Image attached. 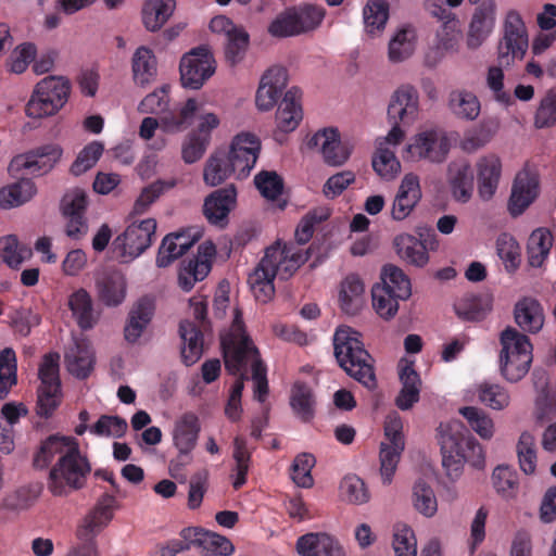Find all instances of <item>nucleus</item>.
<instances>
[{"instance_id":"nucleus-33","label":"nucleus","mask_w":556,"mask_h":556,"mask_svg":"<svg viewBox=\"0 0 556 556\" xmlns=\"http://www.w3.org/2000/svg\"><path fill=\"white\" fill-rule=\"evenodd\" d=\"M417 30L410 24L400 26L388 45V59L391 63H402L408 60L416 50Z\"/></svg>"},{"instance_id":"nucleus-2","label":"nucleus","mask_w":556,"mask_h":556,"mask_svg":"<svg viewBox=\"0 0 556 556\" xmlns=\"http://www.w3.org/2000/svg\"><path fill=\"white\" fill-rule=\"evenodd\" d=\"M308 251L277 241L265 250V254L249 275L248 282L260 302H268L275 294L274 279H289L305 262Z\"/></svg>"},{"instance_id":"nucleus-8","label":"nucleus","mask_w":556,"mask_h":556,"mask_svg":"<svg viewBox=\"0 0 556 556\" xmlns=\"http://www.w3.org/2000/svg\"><path fill=\"white\" fill-rule=\"evenodd\" d=\"M529 48V37L526 24L516 10L505 14L502 37L497 43V63L509 67L516 60H522Z\"/></svg>"},{"instance_id":"nucleus-34","label":"nucleus","mask_w":556,"mask_h":556,"mask_svg":"<svg viewBox=\"0 0 556 556\" xmlns=\"http://www.w3.org/2000/svg\"><path fill=\"white\" fill-rule=\"evenodd\" d=\"M300 100L301 91L296 87H292L285 93L276 113L277 127L281 131H293L302 121Z\"/></svg>"},{"instance_id":"nucleus-25","label":"nucleus","mask_w":556,"mask_h":556,"mask_svg":"<svg viewBox=\"0 0 556 556\" xmlns=\"http://www.w3.org/2000/svg\"><path fill=\"white\" fill-rule=\"evenodd\" d=\"M78 442L73 437L51 434L40 442L33 456V466L36 469H47L58 458L62 459L73 452Z\"/></svg>"},{"instance_id":"nucleus-39","label":"nucleus","mask_w":556,"mask_h":556,"mask_svg":"<svg viewBox=\"0 0 556 556\" xmlns=\"http://www.w3.org/2000/svg\"><path fill=\"white\" fill-rule=\"evenodd\" d=\"M396 254L410 265L422 267L429 261L425 244L409 233H401L393 241Z\"/></svg>"},{"instance_id":"nucleus-58","label":"nucleus","mask_w":556,"mask_h":556,"mask_svg":"<svg viewBox=\"0 0 556 556\" xmlns=\"http://www.w3.org/2000/svg\"><path fill=\"white\" fill-rule=\"evenodd\" d=\"M16 384V356L11 348L0 352V400L8 396L11 388Z\"/></svg>"},{"instance_id":"nucleus-49","label":"nucleus","mask_w":556,"mask_h":556,"mask_svg":"<svg viewBox=\"0 0 556 556\" xmlns=\"http://www.w3.org/2000/svg\"><path fill=\"white\" fill-rule=\"evenodd\" d=\"M68 307L81 329H90L96 324L92 300L85 289H78L68 298Z\"/></svg>"},{"instance_id":"nucleus-10","label":"nucleus","mask_w":556,"mask_h":556,"mask_svg":"<svg viewBox=\"0 0 556 556\" xmlns=\"http://www.w3.org/2000/svg\"><path fill=\"white\" fill-rule=\"evenodd\" d=\"M59 359L56 353L47 354L39 367L40 387L37 392L36 412L40 417L49 418L61 403Z\"/></svg>"},{"instance_id":"nucleus-52","label":"nucleus","mask_w":556,"mask_h":556,"mask_svg":"<svg viewBox=\"0 0 556 556\" xmlns=\"http://www.w3.org/2000/svg\"><path fill=\"white\" fill-rule=\"evenodd\" d=\"M492 484L503 498H514L519 490L518 475L509 466L498 465L492 472Z\"/></svg>"},{"instance_id":"nucleus-37","label":"nucleus","mask_w":556,"mask_h":556,"mask_svg":"<svg viewBox=\"0 0 556 556\" xmlns=\"http://www.w3.org/2000/svg\"><path fill=\"white\" fill-rule=\"evenodd\" d=\"M116 501L113 495L103 494L94 509L86 517L78 535L88 539L89 535L99 533L113 518V508Z\"/></svg>"},{"instance_id":"nucleus-54","label":"nucleus","mask_w":556,"mask_h":556,"mask_svg":"<svg viewBox=\"0 0 556 556\" xmlns=\"http://www.w3.org/2000/svg\"><path fill=\"white\" fill-rule=\"evenodd\" d=\"M556 125V86L549 88L536 108L533 126L536 129L552 128Z\"/></svg>"},{"instance_id":"nucleus-51","label":"nucleus","mask_w":556,"mask_h":556,"mask_svg":"<svg viewBox=\"0 0 556 556\" xmlns=\"http://www.w3.org/2000/svg\"><path fill=\"white\" fill-rule=\"evenodd\" d=\"M380 278L381 282L379 285L392 291L401 300H407L412 295L410 280L397 266L392 264L386 265Z\"/></svg>"},{"instance_id":"nucleus-59","label":"nucleus","mask_w":556,"mask_h":556,"mask_svg":"<svg viewBox=\"0 0 556 556\" xmlns=\"http://www.w3.org/2000/svg\"><path fill=\"white\" fill-rule=\"evenodd\" d=\"M413 505L426 517H432L438 510L435 494L424 480H418L413 486Z\"/></svg>"},{"instance_id":"nucleus-57","label":"nucleus","mask_w":556,"mask_h":556,"mask_svg":"<svg viewBox=\"0 0 556 556\" xmlns=\"http://www.w3.org/2000/svg\"><path fill=\"white\" fill-rule=\"evenodd\" d=\"M343 500L350 504L363 505L370 500V493L364 480L356 475L345 476L340 483Z\"/></svg>"},{"instance_id":"nucleus-53","label":"nucleus","mask_w":556,"mask_h":556,"mask_svg":"<svg viewBox=\"0 0 556 556\" xmlns=\"http://www.w3.org/2000/svg\"><path fill=\"white\" fill-rule=\"evenodd\" d=\"M294 414L303 421H309L314 416V396L311 388L298 382L293 386L290 399Z\"/></svg>"},{"instance_id":"nucleus-15","label":"nucleus","mask_w":556,"mask_h":556,"mask_svg":"<svg viewBox=\"0 0 556 556\" xmlns=\"http://www.w3.org/2000/svg\"><path fill=\"white\" fill-rule=\"evenodd\" d=\"M405 132L400 127H392L387 136L377 139L376 152L372 156V167L383 179H393L401 170L400 161L392 148L400 144Z\"/></svg>"},{"instance_id":"nucleus-1","label":"nucleus","mask_w":556,"mask_h":556,"mask_svg":"<svg viewBox=\"0 0 556 556\" xmlns=\"http://www.w3.org/2000/svg\"><path fill=\"white\" fill-rule=\"evenodd\" d=\"M220 344L226 370L231 375H237V372L250 368L254 382V397L264 402L268 393L266 366L260 358L258 350L245 332L239 308H235L232 324L229 330L222 334Z\"/></svg>"},{"instance_id":"nucleus-46","label":"nucleus","mask_w":556,"mask_h":556,"mask_svg":"<svg viewBox=\"0 0 556 556\" xmlns=\"http://www.w3.org/2000/svg\"><path fill=\"white\" fill-rule=\"evenodd\" d=\"M448 108L457 117L475 121L481 110L478 97L468 90H454L448 97Z\"/></svg>"},{"instance_id":"nucleus-14","label":"nucleus","mask_w":556,"mask_h":556,"mask_svg":"<svg viewBox=\"0 0 556 556\" xmlns=\"http://www.w3.org/2000/svg\"><path fill=\"white\" fill-rule=\"evenodd\" d=\"M62 153L58 144L42 146L15 156L9 165V173L13 176L22 175L23 170L38 176L48 174L61 160Z\"/></svg>"},{"instance_id":"nucleus-35","label":"nucleus","mask_w":556,"mask_h":556,"mask_svg":"<svg viewBox=\"0 0 556 556\" xmlns=\"http://www.w3.org/2000/svg\"><path fill=\"white\" fill-rule=\"evenodd\" d=\"M516 324L525 332L536 333L544 325V312L540 302L533 298H523L515 305Z\"/></svg>"},{"instance_id":"nucleus-50","label":"nucleus","mask_w":556,"mask_h":556,"mask_svg":"<svg viewBox=\"0 0 556 556\" xmlns=\"http://www.w3.org/2000/svg\"><path fill=\"white\" fill-rule=\"evenodd\" d=\"M458 413L466 419L470 429L481 439L491 440L495 432V425L490 415L477 406H465Z\"/></svg>"},{"instance_id":"nucleus-48","label":"nucleus","mask_w":556,"mask_h":556,"mask_svg":"<svg viewBox=\"0 0 556 556\" xmlns=\"http://www.w3.org/2000/svg\"><path fill=\"white\" fill-rule=\"evenodd\" d=\"M553 247V236L545 228H538L532 231L528 240V262L532 267H541L547 258Z\"/></svg>"},{"instance_id":"nucleus-20","label":"nucleus","mask_w":556,"mask_h":556,"mask_svg":"<svg viewBox=\"0 0 556 556\" xmlns=\"http://www.w3.org/2000/svg\"><path fill=\"white\" fill-rule=\"evenodd\" d=\"M216 249L212 242H204L199 245L198 254L187 262H184L178 274V283L185 291H190L195 282L202 281L211 271V260Z\"/></svg>"},{"instance_id":"nucleus-9","label":"nucleus","mask_w":556,"mask_h":556,"mask_svg":"<svg viewBox=\"0 0 556 556\" xmlns=\"http://www.w3.org/2000/svg\"><path fill=\"white\" fill-rule=\"evenodd\" d=\"M191 315L199 321L200 326L194 323L184 320L179 325V333L182 341L181 358L187 366L195 364L203 354V336L200 328L204 330L208 326L206 319L207 299L203 295H194L189 300Z\"/></svg>"},{"instance_id":"nucleus-31","label":"nucleus","mask_w":556,"mask_h":556,"mask_svg":"<svg viewBox=\"0 0 556 556\" xmlns=\"http://www.w3.org/2000/svg\"><path fill=\"white\" fill-rule=\"evenodd\" d=\"M64 357L70 374L79 379L87 378L93 369V351L86 340H74Z\"/></svg>"},{"instance_id":"nucleus-5","label":"nucleus","mask_w":556,"mask_h":556,"mask_svg":"<svg viewBox=\"0 0 556 556\" xmlns=\"http://www.w3.org/2000/svg\"><path fill=\"white\" fill-rule=\"evenodd\" d=\"M91 471L88 459L81 455L79 445L50 468L47 488L55 496L66 495L81 489Z\"/></svg>"},{"instance_id":"nucleus-47","label":"nucleus","mask_w":556,"mask_h":556,"mask_svg":"<svg viewBox=\"0 0 556 556\" xmlns=\"http://www.w3.org/2000/svg\"><path fill=\"white\" fill-rule=\"evenodd\" d=\"M35 193V184L29 179H21L0 189V207L9 210L21 206L28 202Z\"/></svg>"},{"instance_id":"nucleus-24","label":"nucleus","mask_w":556,"mask_h":556,"mask_svg":"<svg viewBox=\"0 0 556 556\" xmlns=\"http://www.w3.org/2000/svg\"><path fill=\"white\" fill-rule=\"evenodd\" d=\"M479 198L486 202L496 193L502 175V162L495 154L480 156L476 163Z\"/></svg>"},{"instance_id":"nucleus-44","label":"nucleus","mask_w":556,"mask_h":556,"mask_svg":"<svg viewBox=\"0 0 556 556\" xmlns=\"http://www.w3.org/2000/svg\"><path fill=\"white\" fill-rule=\"evenodd\" d=\"M364 27L367 35L378 37L382 34L389 20L387 0H368L363 8Z\"/></svg>"},{"instance_id":"nucleus-43","label":"nucleus","mask_w":556,"mask_h":556,"mask_svg":"<svg viewBox=\"0 0 556 556\" xmlns=\"http://www.w3.org/2000/svg\"><path fill=\"white\" fill-rule=\"evenodd\" d=\"M132 76L136 85L146 87L151 84L156 76V59L147 47H139L131 61Z\"/></svg>"},{"instance_id":"nucleus-56","label":"nucleus","mask_w":556,"mask_h":556,"mask_svg":"<svg viewBox=\"0 0 556 556\" xmlns=\"http://www.w3.org/2000/svg\"><path fill=\"white\" fill-rule=\"evenodd\" d=\"M405 446L380 443V476L383 484H390Z\"/></svg>"},{"instance_id":"nucleus-16","label":"nucleus","mask_w":556,"mask_h":556,"mask_svg":"<svg viewBox=\"0 0 556 556\" xmlns=\"http://www.w3.org/2000/svg\"><path fill=\"white\" fill-rule=\"evenodd\" d=\"M260 152L261 141L254 134L241 132L233 137L227 155L237 169V179H244L250 175Z\"/></svg>"},{"instance_id":"nucleus-45","label":"nucleus","mask_w":556,"mask_h":556,"mask_svg":"<svg viewBox=\"0 0 556 556\" xmlns=\"http://www.w3.org/2000/svg\"><path fill=\"white\" fill-rule=\"evenodd\" d=\"M228 160L229 156L225 153H214L207 159L203 169V179L206 185L216 187L232 175L237 178V169Z\"/></svg>"},{"instance_id":"nucleus-61","label":"nucleus","mask_w":556,"mask_h":556,"mask_svg":"<svg viewBox=\"0 0 556 556\" xmlns=\"http://www.w3.org/2000/svg\"><path fill=\"white\" fill-rule=\"evenodd\" d=\"M249 47V34L243 28H238L236 31L226 37L225 42V59L230 66H236L245 56Z\"/></svg>"},{"instance_id":"nucleus-19","label":"nucleus","mask_w":556,"mask_h":556,"mask_svg":"<svg viewBox=\"0 0 556 556\" xmlns=\"http://www.w3.org/2000/svg\"><path fill=\"white\" fill-rule=\"evenodd\" d=\"M309 149H317L329 166H341L350 157L351 150L341 142L336 128H324L314 134L307 141Z\"/></svg>"},{"instance_id":"nucleus-38","label":"nucleus","mask_w":556,"mask_h":556,"mask_svg":"<svg viewBox=\"0 0 556 556\" xmlns=\"http://www.w3.org/2000/svg\"><path fill=\"white\" fill-rule=\"evenodd\" d=\"M96 286L100 301L106 306H117L125 300L126 279L118 271L102 275Z\"/></svg>"},{"instance_id":"nucleus-42","label":"nucleus","mask_w":556,"mask_h":556,"mask_svg":"<svg viewBox=\"0 0 556 556\" xmlns=\"http://www.w3.org/2000/svg\"><path fill=\"white\" fill-rule=\"evenodd\" d=\"M479 403L493 410H503L510 404L509 391L497 382L483 381L473 391Z\"/></svg>"},{"instance_id":"nucleus-12","label":"nucleus","mask_w":556,"mask_h":556,"mask_svg":"<svg viewBox=\"0 0 556 556\" xmlns=\"http://www.w3.org/2000/svg\"><path fill=\"white\" fill-rule=\"evenodd\" d=\"M450 147L446 132L442 128L432 127L418 132L407 146L406 152L412 161L442 163L447 157Z\"/></svg>"},{"instance_id":"nucleus-36","label":"nucleus","mask_w":556,"mask_h":556,"mask_svg":"<svg viewBox=\"0 0 556 556\" xmlns=\"http://www.w3.org/2000/svg\"><path fill=\"white\" fill-rule=\"evenodd\" d=\"M153 312V303L147 298L140 299L131 307L124 328V337L127 342L136 343L138 341L147 326L150 324Z\"/></svg>"},{"instance_id":"nucleus-60","label":"nucleus","mask_w":556,"mask_h":556,"mask_svg":"<svg viewBox=\"0 0 556 556\" xmlns=\"http://www.w3.org/2000/svg\"><path fill=\"white\" fill-rule=\"evenodd\" d=\"M232 458L235 460V480L232 486L238 490L247 482V475L250 467V453L247 448V442L242 438H235L233 440V453Z\"/></svg>"},{"instance_id":"nucleus-3","label":"nucleus","mask_w":556,"mask_h":556,"mask_svg":"<svg viewBox=\"0 0 556 556\" xmlns=\"http://www.w3.org/2000/svg\"><path fill=\"white\" fill-rule=\"evenodd\" d=\"M334 356L339 366L368 390L377 388L374 359L367 352L359 332L351 327H339L333 336Z\"/></svg>"},{"instance_id":"nucleus-4","label":"nucleus","mask_w":556,"mask_h":556,"mask_svg":"<svg viewBox=\"0 0 556 556\" xmlns=\"http://www.w3.org/2000/svg\"><path fill=\"white\" fill-rule=\"evenodd\" d=\"M500 344L498 368L502 377L508 382L520 381L529 372L533 361L530 339L508 326L500 334Z\"/></svg>"},{"instance_id":"nucleus-40","label":"nucleus","mask_w":556,"mask_h":556,"mask_svg":"<svg viewBox=\"0 0 556 556\" xmlns=\"http://www.w3.org/2000/svg\"><path fill=\"white\" fill-rule=\"evenodd\" d=\"M199 432V419L192 413L185 414L176 422L174 428V443L180 454L188 455L194 448Z\"/></svg>"},{"instance_id":"nucleus-28","label":"nucleus","mask_w":556,"mask_h":556,"mask_svg":"<svg viewBox=\"0 0 556 556\" xmlns=\"http://www.w3.org/2000/svg\"><path fill=\"white\" fill-rule=\"evenodd\" d=\"M539 180L535 174L522 170L517 174L509 198V211L513 216H518L538 197Z\"/></svg>"},{"instance_id":"nucleus-18","label":"nucleus","mask_w":556,"mask_h":556,"mask_svg":"<svg viewBox=\"0 0 556 556\" xmlns=\"http://www.w3.org/2000/svg\"><path fill=\"white\" fill-rule=\"evenodd\" d=\"M419 97L417 90L402 86L395 90L388 106V118L392 127L409 126L418 118Z\"/></svg>"},{"instance_id":"nucleus-63","label":"nucleus","mask_w":556,"mask_h":556,"mask_svg":"<svg viewBox=\"0 0 556 556\" xmlns=\"http://www.w3.org/2000/svg\"><path fill=\"white\" fill-rule=\"evenodd\" d=\"M1 256L12 268H17L25 260L31 256V250L21 245L15 236H7L0 241Z\"/></svg>"},{"instance_id":"nucleus-55","label":"nucleus","mask_w":556,"mask_h":556,"mask_svg":"<svg viewBox=\"0 0 556 556\" xmlns=\"http://www.w3.org/2000/svg\"><path fill=\"white\" fill-rule=\"evenodd\" d=\"M371 298L372 306L381 318L389 320L396 315L401 298L395 296L392 291L377 283L371 289Z\"/></svg>"},{"instance_id":"nucleus-6","label":"nucleus","mask_w":556,"mask_h":556,"mask_svg":"<svg viewBox=\"0 0 556 556\" xmlns=\"http://www.w3.org/2000/svg\"><path fill=\"white\" fill-rule=\"evenodd\" d=\"M71 83L63 76H48L41 79L26 104L29 117L41 118L53 115L66 103Z\"/></svg>"},{"instance_id":"nucleus-13","label":"nucleus","mask_w":556,"mask_h":556,"mask_svg":"<svg viewBox=\"0 0 556 556\" xmlns=\"http://www.w3.org/2000/svg\"><path fill=\"white\" fill-rule=\"evenodd\" d=\"M155 231L156 220L153 218L134 223L116 237L114 248L126 261L135 260L151 247Z\"/></svg>"},{"instance_id":"nucleus-22","label":"nucleus","mask_w":556,"mask_h":556,"mask_svg":"<svg viewBox=\"0 0 556 556\" xmlns=\"http://www.w3.org/2000/svg\"><path fill=\"white\" fill-rule=\"evenodd\" d=\"M496 2L484 0L476 8L467 35V46L470 49L479 48L494 29L496 21Z\"/></svg>"},{"instance_id":"nucleus-62","label":"nucleus","mask_w":556,"mask_h":556,"mask_svg":"<svg viewBox=\"0 0 556 556\" xmlns=\"http://www.w3.org/2000/svg\"><path fill=\"white\" fill-rule=\"evenodd\" d=\"M392 546L396 556H416L417 540L413 529L405 523H396Z\"/></svg>"},{"instance_id":"nucleus-29","label":"nucleus","mask_w":556,"mask_h":556,"mask_svg":"<svg viewBox=\"0 0 556 556\" xmlns=\"http://www.w3.org/2000/svg\"><path fill=\"white\" fill-rule=\"evenodd\" d=\"M237 189L233 185L215 190L204 201L203 214L213 225L223 226L236 205Z\"/></svg>"},{"instance_id":"nucleus-41","label":"nucleus","mask_w":556,"mask_h":556,"mask_svg":"<svg viewBox=\"0 0 556 556\" xmlns=\"http://www.w3.org/2000/svg\"><path fill=\"white\" fill-rule=\"evenodd\" d=\"M175 0H147L142 8V22L149 31H156L173 15Z\"/></svg>"},{"instance_id":"nucleus-17","label":"nucleus","mask_w":556,"mask_h":556,"mask_svg":"<svg viewBox=\"0 0 556 556\" xmlns=\"http://www.w3.org/2000/svg\"><path fill=\"white\" fill-rule=\"evenodd\" d=\"M439 443L442 453V466L451 480L460 477L465 462L462 433L454 431L451 425H440Z\"/></svg>"},{"instance_id":"nucleus-30","label":"nucleus","mask_w":556,"mask_h":556,"mask_svg":"<svg viewBox=\"0 0 556 556\" xmlns=\"http://www.w3.org/2000/svg\"><path fill=\"white\" fill-rule=\"evenodd\" d=\"M197 114H199V124L194 134L211 136V131L219 125V118L214 113L203 112L202 105L195 99H188L179 115L173 117L170 124L177 130L185 129L192 124Z\"/></svg>"},{"instance_id":"nucleus-64","label":"nucleus","mask_w":556,"mask_h":556,"mask_svg":"<svg viewBox=\"0 0 556 556\" xmlns=\"http://www.w3.org/2000/svg\"><path fill=\"white\" fill-rule=\"evenodd\" d=\"M104 146L100 141L88 143L77 155L71 166L74 176H80L92 168L102 155Z\"/></svg>"},{"instance_id":"nucleus-27","label":"nucleus","mask_w":556,"mask_h":556,"mask_svg":"<svg viewBox=\"0 0 556 556\" xmlns=\"http://www.w3.org/2000/svg\"><path fill=\"white\" fill-rule=\"evenodd\" d=\"M296 551L301 556H346L342 544L325 532L301 535L296 541Z\"/></svg>"},{"instance_id":"nucleus-26","label":"nucleus","mask_w":556,"mask_h":556,"mask_svg":"<svg viewBox=\"0 0 556 556\" xmlns=\"http://www.w3.org/2000/svg\"><path fill=\"white\" fill-rule=\"evenodd\" d=\"M447 184L453 199L458 203H467L473 193V173L467 160H454L447 165Z\"/></svg>"},{"instance_id":"nucleus-32","label":"nucleus","mask_w":556,"mask_h":556,"mask_svg":"<svg viewBox=\"0 0 556 556\" xmlns=\"http://www.w3.org/2000/svg\"><path fill=\"white\" fill-rule=\"evenodd\" d=\"M339 305L348 315H357L365 305V286L356 274L348 275L339 287Z\"/></svg>"},{"instance_id":"nucleus-11","label":"nucleus","mask_w":556,"mask_h":556,"mask_svg":"<svg viewBox=\"0 0 556 556\" xmlns=\"http://www.w3.org/2000/svg\"><path fill=\"white\" fill-rule=\"evenodd\" d=\"M216 62L213 53L205 46L197 47L180 60V80L184 87L200 89L215 73Z\"/></svg>"},{"instance_id":"nucleus-21","label":"nucleus","mask_w":556,"mask_h":556,"mask_svg":"<svg viewBox=\"0 0 556 556\" xmlns=\"http://www.w3.org/2000/svg\"><path fill=\"white\" fill-rule=\"evenodd\" d=\"M288 83V72L283 66L273 65L261 77L255 96L260 111H270L278 102Z\"/></svg>"},{"instance_id":"nucleus-7","label":"nucleus","mask_w":556,"mask_h":556,"mask_svg":"<svg viewBox=\"0 0 556 556\" xmlns=\"http://www.w3.org/2000/svg\"><path fill=\"white\" fill-rule=\"evenodd\" d=\"M325 10L316 5L291 7L280 12L269 24L268 33L276 38L299 36L317 28Z\"/></svg>"},{"instance_id":"nucleus-23","label":"nucleus","mask_w":556,"mask_h":556,"mask_svg":"<svg viewBox=\"0 0 556 556\" xmlns=\"http://www.w3.org/2000/svg\"><path fill=\"white\" fill-rule=\"evenodd\" d=\"M421 199L419 178L414 174H406L395 193L391 205V217L401 222L407 218Z\"/></svg>"}]
</instances>
